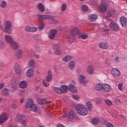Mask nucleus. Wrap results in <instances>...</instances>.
I'll return each mask as SVG.
<instances>
[{
	"label": "nucleus",
	"instance_id": "f257e3e1",
	"mask_svg": "<svg viewBox=\"0 0 127 127\" xmlns=\"http://www.w3.org/2000/svg\"><path fill=\"white\" fill-rule=\"evenodd\" d=\"M52 89L58 94H64L66 93L68 90H69L70 92H71V93H77V92H78L77 88H76L74 85L71 84L68 86V87L66 85H63L61 87V88L53 86Z\"/></svg>",
	"mask_w": 127,
	"mask_h": 127
},
{
	"label": "nucleus",
	"instance_id": "f03ea898",
	"mask_svg": "<svg viewBox=\"0 0 127 127\" xmlns=\"http://www.w3.org/2000/svg\"><path fill=\"white\" fill-rule=\"evenodd\" d=\"M79 34H80V30L77 28H73L70 30V35L69 36V38L68 39V42H70L72 43L74 42L75 40V37L76 35H78L79 36Z\"/></svg>",
	"mask_w": 127,
	"mask_h": 127
},
{
	"label": "nucleus",
	"instance_id": "7ed1b4c3",
	"mask_svg": "<svg viewBox=\"0 0 127 127\" xmlns=\"http://www.w3.org/2000/svg\"><path fill=\"white\" fill-rule=\"evenodd\" d=\"M4 39L7 43L10 44V47L13 49H17L18 48V45L16 42L13 41L12 37L11 36L6 35Z\"/></svg>",
	"mask_w": 127,
	"mask_h": 127
},
{
	"label": "nucleus",
	"instance_id": "20e7f679",
	"mask_svg": "<svg viewBox=\"0 0 127 127\" xmlns=\"http://www.w3.org/2000/svg\"><path fill=\"white\" fill-rule=\"evenodd\" d=\"M76 110L78 114L81 115V116H86L88 114L86 107L81 104H79L76 106Z\"/></svg>",
	"mask_w": 127,
	"mask_h": 127
},
{
	"label": "nucleus",
	"instance_id": "39448f33",
	"mask_svg": "<svg viewBox=\"0 0 127 127\" xmlns=\"http://www.w3.org/2000/svg\"><path fill=\"white\" fill-rule=\"evenodd\" d=\"M12 24L10 21L7 20L4 22L3 26H1V29L4 32H8L11 28Z\"/></svg>",
	"mask_w": 127,
	"mask_h": 127
},
{
	"label": "nucleus",
	"instance_id": "423d86ee",
	"mask_svg": "<svg viewBox=\"0 0 127 127\" xmlns=\"http://www.w3.org/2000/svg\"><path fill=\"white\" fill-rule=\"evenodd\" d=\"M8 120L7 114L3 113L0 115V125H3Z\"/></svg>",
	"mask_w": 127,
	"mask_h": 127
},
{
	"label": "nucleus",
	"instance_id": "0eeeda50",
	"mask_svg": "<svg viewBox=\"0 0 127 127\" xmlns=\"http://www.w3.org/2000/svg\"><path fill=\"white\" fill-rule=\"evenodd\" d=\"M14 71L16 74H21V67L18 64L14 65Z\"/></svg>",
	"mask_w": 127,
	"mask_h": 127
},
{
	"label": "nucleus",
	"instance_id": "6e6552de",
	"mask_svg": "<svg viewBox=\"0 0 127 127\" xmlns=\"http://www.w3.org/2000/svg\"><path fill=\"white\" fill-rule=\"evenodd\" d=\"M86 71L88 74L92 75L94 74V72H95V67H94L93 65L90 64L87 66L86 68Z\"/></svg>",
	"mask_w": 127,
	"mask_h": 127
},
{
	"label": "nucleus",
	"instance_id": "1a4fd4ad",
	"mask_svg": "<svg viewBox=\"0 0 127 127\" xmlns=\"http://www.w3.org/2000/svg\"><path fill=\"white\" fill-rule=\"evenodd\" d=\"M99 8L101 12L105 13L109 8H108L106 3H102Z\"/></svg>",
	"mask_w": 127,
	"mask_h": 127
},
{
	"label": "nucleus",
	"instance_id": "9d476101",
	"mask_svg": "<svg viewBox=\"0 0 127 127\" xmlns=\"http://www.w3.org/2000/svg\"><path fill=\"white\" fill-rule=\"evenodd\" d=\"M58 31L57 30L53 29L51 30L50 32V34L49 36V38L50 39H54L55 38V35L57 34Z\"/></svg>",
	"mask_w": 127,
	"mask_h": 127
},
{
	"label": "nucleus",
	"instance_id": "9b49d317",
	"mask_svg": "<svg viewBox=\"0 0 127 127\" xmlns=\"http://www.w3.org/2000/svg\"><path fill=\"white\" fill-rule=\"evenodd\" d=\"M33 75H34V71L33 70V69L30 68L27 70L26 72V76L27 77H28L29 78H31V77H32Z\"/></svg>",
	"mask_w": 127,
	"mask_h": 127
},
{
	"label": "nucleus",
	"instance_id": "f8f14e48",
	"mask_svg": "<svg viewBox=\"0 0 127 127\" xmlns=\"http://www.w3.org/2000/svg\"><path fill=\"white\" fill-rule=\"evenodd\" d=\"M75 66L76 63L74 61H71L68 64V67L70 70H74V68H75Z\"/></svg>",
	"mask_w": 127,
	"mask_h": 127
},
{
	"label": "nucleus",
	"instance_id": "ddd939ff",
	"mask_svg": "<svg viewBox=\"0 0 127 127\" xmlns=\"http://www.w3.org/2000/svg\"><path fill=\"white\" fill-rule=\"evenodd\" d=\"M98 19V16L96 14H91L88 16V19L91 22H94Z\"/></svg>",
	"mask_w": 127,
	"mask_h": 127
},
{
	"label": "nucleus",
	"instance_id": "4468645a",
	"mask_svg": "<svg viewBox=\"0 0 127 127\" xmlns=\"http://www.w3.org/2000/svg\"><path fill=\"white\" fill-rule=\"evenodd\" d=\"M47 74H48L46 76V80L47 82H50V81L52 80V78H53V76L52 75V71L49 70Z\"/></svg>",
	"mask_w": 127,
	"mask_h": 127
},
{
	"label": "nucleus",
	"instance_id": "2eb2a0df",
	"mask_svg": "<svg viewBox=\"0 0 127 127\" xmlns=\"http://www.w3.org/2000/svg\"><path fill=\"white\" fill-rule=\"evenodd\" d=\"M98 46L101 49H103L104 50L108 49L109 47V45L106 43H100L99 44Z\"/></svg>",
	"mask_w": 127,
	"mask_h": 127
},
{
	"label": "nucleus",
	"instance_id": "dca6fc26",
	"mask_svg": "<svg viewBox=\"0 0 127 127\" xmlns=\"http://www.w3.org/2000/svg\"><path fill=\"white\" fill-rule=\"evenodd\" d=\"M78 81L80 84H86L87 83V80L85 79V76L84 75H81L78 76Z\"/></svg>",
	"mask_w": 127,
	"mask_h": 127
},
{
	"label": "nucleus",
	"instance_id": "f3484780",
	"mask_svg": "<svg viewBox=\"0 0 127 127\" xmlns=\"http://www.w3.org/2000/svg\"><path fill=\"white\" fill-rule=\"evenodd\" d=\"M23 54V52L21 50H18L15 53V56L17 59H19L22 58Z\"/></svg>",
	"mask_w": 127,
	"mask_h": 127
},
{
	"label": "nucleus",
	"instance_id": "a211bd4d",
	"mask_svg": "<svg viewBox=\"0 0 127 127\" xmlns=\"http://www.w3.org/2000/svg\"><path fill=\"white\" fill-rule=\"evenodd\" d=\"M21 89H25L27 87V82L25 81H21L19 84Z\"/></svg>",
	"mask_w": 127,
	"mask_h": 127
},
{
	"label": "nucleus",
	"instance_id": "6ab92c4d",
	"mask_svg": "<svg viewBox=\"0 0 127 127\" xmlns=\"http://www.w3.org/2000/svg\"><path fill=\"white\" fill-rule=\"evenodd\" d=\"M112 74L113 76H116L118 77V76H120V75H121V72L117 68H113L112 69Z\"/></svg>",
	"mask_w": 127,
	"mask_h": 127
},
{
	"label": "nucleus",
	"instance_id": "aec40b11",
	"mask_svg": "<svg viewBox=\"0 0 127 127\" xmlns=\"http://www.w3.org/2000/svg\"><path fill=\"white\" fill-rule=\"evenodd\" d=\"M120 22L123 27L127 26V18L124 16L121 17L120 18Z\"/></svg>",
	"mask_w": 127,
	"mask_h": 127
},
{
	"label": "nucleus",
	"instance_id": "412c9836",
	"mask_svg": "<svg viewBox=\"0 0 127 127\" xmlns=\"http://www.w3.org/2000/svg\"><path fill=\"white\" fill-rule=\"evenodd\" d=\"M33 100L29 99L25 104V108L27 109H30L31 107L33 105Z\"/></svg>",
	"mask_w": 127,
	"mask_h": 127
},
{
	"label": "nucleus",
	"instance_id": "4be33fe9",
	"mask_svg": "<svg viewBox=\"0 0 127 127\" xmlns=\"http://www.w3.org/2000/svg\"><path fill=\"white\" fill-rule=\"evenodd\" d=\"M104 84L102 83H98L95 84V89L96 91H102L103 90Z\"/></svg>",
	"mask_w": 127,
	"mask_h": 127
},
{
	"label": "nucleus",
	"instance_id": "5701e85b",
	"mask_svg": "<svg viewBox=\"0 0 127 127\" xmlns=\"http://www.w3.org/2000/svg\"><path fill=\"white\" fill-rule=\"evenodd\" d=\"M111 89L112 88L109 84H103V91H105V92H110Z\"/></svg>",
	"mask_w": 127,
	"mask_h": 127
},
{
	"label": "nucleus",
	"instance_id": "b1692460",
	"mask_svg": "<svg viewBox=\"0 0 127 127\" xmlns=\"http://www.w3.org/2000/svg\"><path fill=\"white\" fill-rule=\"evenodd\" d=\"M75 117V113H74V111H70L67 117L68 118V121H72L73 119H74V117Z\"/></svg>",
	"mask_w": 127,
	"mask_h": 127
},
{
	"label": "nucleus",
	"instance_id": "393cba45",
	"mask_svg": "<svg viewBox=\"0 0 127 127\" xmlns=\"http://www.w3.org/2000/svg\"><path fill=\"white\" fill-rule=\"evenodd\" d=\"M112 29L114 31H119L120 30V27L116 23H112Z\"/></svg>",
	"mask_w": 127,
	"mask_h": 127
},
{
	"label": "nucleus",
	"instance_id": "a878e982",
	"mask_svg": "<svg viewBox=\"0 0 127 127\" xmlns=\"http://www.w3.org/2000/svg\"><path fill=\"white\" fill-rule=\"evenodd\" d=\"M19 88L18 83L16 81H13L12 83V89H13L14 91H17V90H18Z\"/></svg>",
	"mask_w": 127,
	"mask_h": 127
},
{
	"label": "nucleus",
	"instance_id": "bb28decb",
	"mask_svg": "<svg viewBox=\"0 0 127 127\" xmlns=\"http://www.w3.org/2000/svg\"><path fill=\"white\" fill-rule=\"evenodd\" d=\"M55 54H57V55H61L62 54V51H61L60 47L58 45L55 47Z\"/></svg>",
	"mask_w": 127,
	"mask_h": 127
},
{
	"label": "nucleus",
	"instance_id": "cd10ccee",
	"mask_svg": "<svg viewBox=\"0 0 127 127\" xmlns=\"http://www.w3.org/2000/svg\"><path fill=\"white\" fill-rule=\"evenodd\" d=\"M41 19H53L54 17L49 15H40Z\"/></svg>",
	"mask_w": 127,
	"mask_h": 127
},
{
	"label": "nucleus",
	"instance_id": "c85d7f7f",
	"mask_svg": "<svg viewBox=\"0 0 127 127\" xmlns=\"http://www.w3.org/2000/svg\"><path fill=\"white\" fill-rule=\"evenodd\" d=\"M72 59H73V57H72V56L68 55L63 58L62 61H65V62H68V61H70V60H72Z\"/></svg>",
	"mask_w": 127,
	"mask_h": 127
},
{
	"label": "nucleus",
	"instance_id": "c756f323",
	"mask_svg": "<svg viewBox=\"0 0 127 127\" xmlns=\"http://www.w3.org/2000/svg\"><path fill=\"white\" fill-rule=\"evenodd\" d=\"M28 65L30 68H34V66H35V61H34V60H30L28 64Z\"/></svg>",
	"mask_w": 127,
	"mask_h": 127
},
{
	"label": "nucleus",
	"instance_id": "7c9ffc66",
	"mask_svg": "<svg viewBox=\"0 0 127 127\" xmlns=\"http://www.w3.org/2000/svg\"><path fill=\"white\" fill-rule=\"evenodd\" d=\"M24 116L22 114H19L16 117V121L17 122H21L23 120Z\"/></svg>",
	"mask_w": 127,
	"mask_h": 127
},
{
	"label": "nucleus",
	"instance_id": "2f4dec72",
	"mask_svg": "<svg viewBox=\"0 0 127 127\" xmlns=\"http://www.w3.org/2000/svg\"><path fill=\"white\" fill-rule=\"evenodd\" d=\"M37 7L38 9H39V10H40L41 12H43V11H44V9H45L44 6L42 3H39L37 5Z\"/></svg>",
	"mask_w": 127,
	"mask_h": 127
},
{
	"label": "nucleus",
	"instance_id": "473e14b6",
	"mask_svg": "<svg viewBox=\"0 0 127 127\" xmlns=\"http://www.w3.org/2000/svg\"><path fill=\"white\" fill-rule=\"evenodd\" d=\"M37 101L40 105H44L47 102L46 99H40L39 98H37Z\"/></svg>",
	"mask_w": 127,
	"mask_h": 127
},
{
	"label": "nucleus",
	"instance_id": "72a5a7b5",
	"mask_svg": "<svg viewBox=\"0 0 127 127\" xmlns=\"http://www.w3.org/2000/svg\"><path fill=\"white\" fill-rule=\"evenodd\" d=\"M29 109H30V111L34 112V113H36V112H37V106H36V105L34 104V103Z\"/></svg>",
	"mask_w": 127,
	"mask_h": 127
},
{
	"label": "nucleus",
	"instance_id": "f704fd0d",
	"mask_svg": "<svg viewBox=\"0 0 127 127\" xmlns=\"http://www.w3.org/2000/svg\"><path fill=\"white\" fill-rule=\"evenodd\" d=\"M78 37L79 38H81V39L86 40L88 38V34H78Z\"/></svg>",
	"mask_w": 127,
	"mask_h": 127
},
{
	"label": "nucleus",
	"instance_id": "c9c22d12",
	"mask_svg": "<svg viewBox=\"0 0 127 127\" xmlns=\"http://www.w3.org/2000/svg\"><path fill=\"white\" fill-rule=\"evenodd\" d=\"M113 102L114 103H115L116 105H121L122 104V102L121 101V100L118 98H115Z\"/></svg>",
	"mask_w": 127,
	"mask_h": 127
},
{
	"label": "nucleus",
	"instance_id": "e433bc0d",
	"mask_svg": "<svg viewBox=\"0 0 127 127\" xmlns=\"http://www.w3.org/2000/svg\"><path fill=\"white\" fill-rule=\"evenodd\" d=\"M21 125L23 126V127H26L27 126V124H28V121L26 119H24L21 121Z\"/></svg>",
	"mask_w": 127,
	"mask_h": 127
},
{
	"label": "nucleus",
	"instance_id": "4c0bfd02",
	"mask_svg": "<svg viewBox=\"0 0 127 127\" xmlns=\"http://www.w3.org/2000/svg\"><path fill=\"white\" fill-rule=\"evenodd\" d=\"M99 122H100V121L99 120V119L95 118L92 120V123L93 125H98L99 124Z\"/></svg>",
	"mask_w": 127,
	"mask_h": 127
},
{
	"label": "nucleus",
	"instance_id": "58836bf2",
	"mask_svg": "<svg viewBox=\"0 0 127 127\" xmlns=\"http://www.w3.org/2000/svg\"><path fill=\"white\" fill-rule=\"evenodd\" d=\"M43 85L46 87H49V83L47 82V80H46V79H44L43 80Z\"/></svg>",
	"mask_w": 127,
	"mask_h": 127
},
{
	"label": "nucleus",
	"instance_id": "ea45409f",
	"mask_svg": "<svg viewBox=\"0 0 127 127\" xmlns=\"http://www.w3.org/2000/svg\"><path fill=\"white\" fill-rule=\"evenodd\" d=\"M81 9L82 11H88V9H89V8L88 7V6L86 5H83L81 7Z\"/></svg>",
	"mask_w": 127,
	"mask_h": 127
},
{
	"label": "nucleus",
	"instance_id": "a19ab883",
	"mask_svg": "<svg viewBox=\"0 0 127 127\" xmlns=\"http://www.w3.org/2000/svg\"><path fill=\"white\" fill-rule=\"evenodd\" d=\"M2 95H4V96L8 95V90L6 89H3L2 90Z\"/></svg>",
	"mask_w": 127,
	"mask_h": 127
},
{
	"label": "nucleus",
	"instance_id": "79ce46f5",
	"mask_svg": "<svg viewBox=\"0 0 127 127\" xmlns=\"http://www.w3.org/2000/svg\"><path fill=\"white\" fill-rule=\"evenodd\" d=\"M86 107L88 110H92V104L91 103V102H87L86 103Z\"/></svg>",
	"mask_w": 127,
	"mask_h": 127
},
{
	"label": "nucleus",
	"instance_id": "37998d69",
	"mask_svg": "<svg viewBox=\"0 0 127 127\" xmlns=\"http://www.w3.org/2000/svg\"><path fill=\"white\" fill-rule=\"evenodd\" d=\"M37 31V28L36 27H31L30 32H36Z\"/></svg>",
	"mask_w": 127,
	"mask_h": 127
},
{
	"label": "nucleus",
	"instance_id": "c03bdc74",
	"mask_svg": "<svg viewBox=\"0 0 127 127\" xmlns=\"http://www.w3.org/2000/svg\"><path fill=\"white\" fill-rule=\"evenodd\" d=\"M67 8V6L65 4H63L62 6V11H65L66 10V8Z\"/></svg>",
	"mask_w": 127,
	"mask_h": 127
},
{
	"label": "nucleus",
	"instance_id": "a18cd8bd",
	"mask_svg": "<svg viewBox=\"0 0 127 127\" xmlns=\"http://www.w3.org/2000/svg\"><path fill=\"white\" fill-rule=\"evenodd\" d=\"M0 6L1 7H5L6 6V2L5 1H2L1 2Z\"/></svg>",
	"mask_w": 127,
	"mask_h": 127
},
{
	"label": "nucleus",
	"instance_id": "49530a36",
	"mask_svg": "<svg viewBox=\"0 0 127 127\" xmlns=\"http://www.w3.org/2000/svg\"><path fill=\"white\" fill-rule=\"evenodd\" d=\"M31 28V27H30V26H26L25 28V31H26V32H30Z\"/></svg>",
	"mask_w": 127,
	"mask_h": 127
},
{
	"label": "nucleus",
	"instance_id": "de8ad7c7",
	"mask_svg": "<svg viewBox=\"0 0 127 127\" xmlns=\"http://www.w3.org/2000/svg\"><path fill=\"white\" fill-rule=\"evenodd\" d=\"M116 16H117V12H116V10H112V17H116Z\"/></svg>",
	"mask_w": 127,
	"mask_h": 127
},
{
	"label": "nucleus",
	"instance_id": "09e8293b",
	"mask_svg": "<svg viewBox=\"0 0 127 127\" xmlns=\"http://www.w3.org/2000/svg\"><path fill=\"white\" fill-rule=\"evenodd\" d=\"M43 27H44V24H43V23H42L38 27V29L40 30H42V29H43Z\"/></svg>",
	"mask_w": 127,
	"mask_h": 127
},
{
	"label": "nucleus",
	"instance_id": "8fccbe9b",
	"mask_svg": "<svg viewBox=\"0 0 127 127\" xmlns=\"http://www.w3.org/2000/svg\"><path fill=\"white\" fill-rule=\"evenodd\" d=\"M105 64H107V65H110V64H111V60L109 59H106L105 61Z\"/></svg>",
	"mask_w": 127,
	"mask_h": 127
},
{
	"label": "nucleus",
	"instance_id": "3c124183",
	"mask_svg": "<svg viewBox=\"0 0 127 127\" xmlns=\"http://www.w3.org/2000/svg\"><path fill=\"white\" fill-rule=\"evenodd\" d=\"M106 104L108 106H111V105H112V101H111L110 100H107L106 101Z\"/></svg>",
	"mask_w": 127,
	"mask_h": 127
},
{
	"label": "nucleus",
	"instance_id": "603ef678",
	"mask_svg": "<svg viewBox=\"0 0 127 127\" xmlns=\"http://www.w3.org/2000/svg\"><path fill=\"white\" fill-rule=\"evenodd\" d=\"M118 88L120 91L123 90V83H119L118 84Z\"/></svg>",
	"mask_w": 127,
	"mask_h": 127
},
{
	"label": "nucleus",
	"instance_id": "864d4df0",
	"mask_svg": "<svg viewBox=\"0 0 127 127\" xmlns=\"http://www.w3.org/2000/svg\"><path fill=\"white\" fill-rule=\"evenodd\" d=\"M72 98L74 100H79V96H78L77 95H72Z\"/></svg>",
	"mask_w": 127,
	"mask_h": 127
},
{
	"label": "nucleus",
	"instance_id": "5fc2aeb1",
	"mask_svg": "<svg viewBox=\"0 0 127 127\" xmlns=\"http://www.w3.org/2000/svg\"><path fill=\"white\" fill-rule=\"evenodd\" d=\"M112 16V14L111 13V9L108 10L107 12V17H111Z\"/></svg>",
	"mask_w": 127,
	"mask_h": 127
},
{
	"label": "nucleus",
	"instance_id": "6e6d98bb",
	"mask_svg": "<svg viewBox=\"0 0 127 127\" xmlns=\"http://www.w3.org/2000/svg\"><path fill=\"white\" fill-rule=\"evenodd\" d=\"M95 101H96V104H100L101 102H102V100H101V99L100 98L96 99Z\"/></svg>",
	"mask_w": 127,
	"mask_h": 127
},
{
	"label": "nucleus",
	"instance_id": "4d7b16f0",
	"mask_svg": "<svg viewBox=\"0 0 127 127\" xmlns=\"http://www.w3.org/2000/svg\"><path fill=\"white\" fill-rule=\"evenodd\" d=\"M8 127H17L16 125H14V124H9L8 126Z\"/></svg>",
	"mask_w": 127,
	"mask_h": 127
},
{
	"label": "nucleus",
	"instance_id": "13d9d810",
	"mask_svg": "<svg viewBox=\"0 0 127 127\" xmlns=\"http://www.w3.org/2000/svg\"><path fill=\"white\" fill-rule=\"evenodd\" d=\"M4 87V83H1L0 84V90L2 89Z\"/></svg>",
	"mask_w": 127,
	"mask_h": 127
},
{
	"label": "nucleus",
	"instance_id": "bf43d9fd",
	"mask_svg": "<svg viewBox=\"0 0 127 127\" xmlns=\"http://www.w3.org/2000/svg\"><path fill=\"white\" fill-rule=\"evenodd\" d=\"M40 88L38 86H35L34 88V90H35V91H38V90H39Z\"/></svg>",
	"mask_w": 127,
	"mask_h": 127
},
{
	"label": "nucleus",
	"instance_id": "052dcab7",
	"mask_svg": "<svg viewBox=\"0 0 127 127\" xmlns=\"http://www.w3.org/2000/svg\"><path fill=\"white\" fill-rule=\"evenodd\" d=\"M106 127H112V124L110 123H108L106 124Z\"/></svg>",
	"mask_w": 127,
	"mask_h": 127
},
{
	"label": "nucleus",
	"instance_id": "680f3d73",
	"mask_svg": "<svg viewBox=\"0 0 127 127\" xmlns=\"http://www.w3.org/2000/svg\"><path fill=\"white\" fill-rule=\"evenodd\" d=\"M24 102V98H22L21 100H20V103L21 104H23Z\"/></svg>",
	"mask_w": 127,
	"mask_h": 127
},
{
	"label": "nucleus",
	"instance_id": "e2e57ef3",
	"mask_svg": "<svg viewBox=\"0 0 127 127\" xmlns=\"http://www.w3.org/2000/svg\"><path fill=\"white\" fill-rule=\"evenodd\" d=\"M104 31L105 33H108V32H109V31H110V29H106Z\"/></svg>",
	"mask_w": 127,
	"mask_h": 127
},
{
	"label": "nucleus",
	"instance_id": "0e129e2a",
	"mask_svg": "<svg viewBox=\"0 0 127 127\" xmlns=\"http://www.w3.org/2000/svg\"><path fill=\"white\" fill-rule=\"evenodd\" d=\"M34 57H35V58L37 59H39L40 58L39 55H34Z\"/></svg>",
	"mask_w": 127,
	"mask_h": 127
},
{
	"label": "nucleus",
	"instance_id": "69168bd1",
	"mask_svg": "<svg viewBox=\"0 0 127 127\" xmlns=\"http://www.w3.org/2000/svg\"><path fill=\"white\" fill-rule=\"evenodd\" d=\"M53 21H54V23L55 24H58V22L57 21V20H53Z\"/></svg>",
	"mask_w": 127,
	"mask_h": 127
},
{
	"label": "nucleus",
	"instance_id": "338daca9",
	"mask_svg": "<svg viewBox=\"0 0 127 127\" xmlns=\"http://www.w3.org/2000/svg\"><path fill=\"white\" fill-rule=\"evenodd\" d=\"M119 57H117V58H116V61L117 62H120V61H119Z\"/></svg>",
	"mask_w": 127,
	"mask_h": 127
},
{
	"label": "nucleus",
	"instance_id": "774afa93",
	"mask_svg": "<svg viewBox=\"0 0 127 127\" xmlns=\"http://www.w3.org/2000/svg\"><path fill=\"white\" fill-rule=\"evenodd\" d=\"M58 127H64V126L61 125V124H59L58 125Z\"/></svg>",
	"mask_w": 127,
	"mask_h": 127
}]
</instances>
